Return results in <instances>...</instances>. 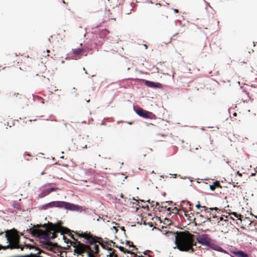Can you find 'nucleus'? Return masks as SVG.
<instances>
[{
	"label": "nucleus",
	"instance_id": "nucleus-1",
	"mask_svg": "<svg viewBox=\"0 0 257 257\" xmlns=\"http://www.w3.org/2000/svg\"><path fill=\"white\" fill-rule=\"evenodd\" d=\"M175 242L177 247L180 251H188L191 249L192 252L194 251L192 248L193 245V240L190 235L183 233L177 235L175 236Z\"/></svg>",
	"mask_w": 257,
	"mask_h": 257
},
{
	"label": "nucleus",
	"instance_id": "nucleus-2",
	"mask_svg": "<svg viewBox=\"0 0 257 257\" xmlns=\"http://www.w3.org/2000/svg\"><path fill=\"white\" fill-rule=\"evenodd\" d=\"M54 207L60 209H83L81 206L63 201H51L39 206V209H47Z\"/></svg>",
	"mask_w": 257,
	"mask_h": 257
},
{
	"label": "nucleus",
	"instance_id": "nucleus-3",
	"mask_svg": "<svg viewBox=\"0 0 257 257\" xmlns=\"http://www.w3.org/2000/svg\"><path fill=\"white\" fill-rule=\"evenodd\" d=\"M53 183H46L39 188L38 192L40 193L37 196V199L42 198L47 196L52 192H56L59 188L52 186Z\"/></svg>",
	"mask_w": 257,
	"mask_h": 257
},
{
	"label": "nucleus",
	"instance_id": "nucleus-4",
	"mask_svg": "<svg viewBox=\"0 0 257 257\" xmlns=\"http://www.w3.org/2000/svg\"><path fill=\"white\" fill-rule=\"evenodd\" d=\"M53 183H46L39 188L38 192L40 193L37 196V199L42 198L47 196L52 192H56L59 188L52 186Z\"/></svg>",
	"mask_w": 257,
	"mask_h": 257
},
{
	"label": "nucleus",
	"instance_id": "nucleus-5",
	"mask_svg": "<svg viewBox=\"0 0 257 257\" xmlns=\"http://www.w3.org/2000/svg\"><path fill=\"white\" fill-rule=\"evenodd\" d=\"M6 237L8 242L12 245V248L19 247V236L14 230H11L6 232Z\"/></svg>",
	"mask_w": 257,
	"mask_h": 257
},
{
	"label": "nucleus",
	"instance_id": "nucleus-6",
	"mask_svg": "<svg viewBox=\"0 0 257 257\" xmlns=\"http://www.w3.org/2000/svg\"><path fill=\"white\" fill-rule=\"evenodd\" d=\"M133 109L136 114L141 117L150 119L156 118L155 115L152 112L145 110L139 106L133 105Z\"/></svg>",
	"mask_w": 257,
	"mask_h": 257
},
{
	"label": "nucleus",
	"instance_id": "nucleus-7",
	"mask_svg": "<svg viewBox=\"0 0 257 257\" xmlns=\"http://www.w3.org/2000/svg\"><path fill=\"white\" fill-rule=\"evenodd\" d=\"M75 248L74 251L79 254H81L86 251V249H88L89 251L87 252V255L88 257H95L92 253L91 252V250L89 246L86 245L80 242H77L75 245H74Z\"/></svg>",
	"mask_w": 257,
	"mask_h": 257
},
{
	"label": "nucleus",
	"instance_id": "nucleus-8",
	"mask_svg": "<svg viewBox=\"0 0 257 257\" xmlns=\"http://www.w3.org/2000/svg\"><path fill=\"white\" fill-rule=\"evenodd\" d=\"M147 202H148L149 203H150V205H146L145 206H144L143 205H141L140 203L138 202V203L137 202H131L132 204L133 205L136 204L137 206L138 205L139 207H136L135 209H139L140 207H141L142 209H150V207H153V209H172L171 207H168L167 206H164V205H159V203L158 202H156V205L159 206V207L157 208V207H154V203H155V201H152L151 202H150V200L149 199L147 200ZM173 209H178L177 207H174Z\"/></svg>",
	"mask_w": 257,
	"mask_h": 257
},
{
	"label": "nucleus",
	"instance_id": "nucleus-9",
	"mask_svg": "<svg viewBox=\"0 0 257 257\" xmlns=\"http://www.w3.org/2000/svg\"><path fill=\"white\" fill-rule=\"evenodd\" d=\"M142 81L144 82V84L148 87L153 88H162L163 85L158 82H154L150 80H148L146 79H142Z\"/></svg>",
	"mask_w": 257,
	"mask_h": 257
},
{
	"label": "nucleus",
	"instance_id": "nucleus-10",
	"mask_svg": "<svg viewBox=\"0 0 257 257\" xmlns=\"http://www.w3.org/2000/svg\"><path fill=\"white\" fill-rule=\"evenodd\" d=\"M198 243L204 246H209L210 243V238L206 234L200 235L197 238Z\"/></svg>",
	"mask_w": 257,
	"mask_h": 257
},
{
	"label": "nucleus",
	"instance_id": "nucleus-11",
	"mask_svg": "<svg viewBox=\"0 0 257 257\" xmlns=\"http://www.w3.org/2000/svg\"><path fill=\"white\" fill-rule=\"evenodd\" d=\"M109 33V31L106 29H102L100 31H99L98 33L96 34V37L97 38H100L102 39V41L100 40L98 41V45L100 46L102 45L103 43V40L106 37V36Z\"/></svg>",
	"mask_w": 257,
	"mask_h": 257
},
{
	"label": "nucleus",
	"instance_id": "nucleus-12",
	"mask_svg": "<svg viewBox=\"0 0 257 257\" xmlns=\"http://www.w3.org/2000/svg\"><path fill=\"white\" fill-rule=\"evenodd\" d=\"M73 54L74 55V57H75L74 59H77L76 57L79 56V55H84V50L82 48H77V49H72ZM85 56H86V54H85Z\"/></svg>",
	"mask_w": 257,
	"mask_h": 257
},
{
	"label": "nucleus",
	"instance_id": "nucleus-13",
	"mask_svg": "<svg viewBox=\"0 0 257 257\" xmlns=\"http://www.w3.org/2000/svg\"><path fill=\"white\" fill-rule=\"evenodd\" d=\"M79 236H80L82 237L85 238V239H86L87 240H89V242L90 243H91V244L93 243L92 239H91L90 235L88 234L87 233H81V234H79Z\"/></svg>",
	"mask_w": 257,
	"mask_h": 257
},
{
	"label": "nucleus",
	"instance_id": "nucleus-14",
	"mask_svg": "<svg viewBox=\"0 0 257 257\" xmlns=\"http://www.w3.org/2000/svg\"><path fill=\"white\" fill-rule=\"evenodd\" d=\"M220 186V184L219 182L215 181L213 182V184L209 185V188L211 190L214 191L216 187H219Z\"/></svg>",
	"mask_w": 257,
	"mask_h": 257
},
{
	"label": "nucleus",
	"instance_id": "nucleus-15",
	"mask_svg": "<svg viewBox=\"0 0 257 257\" xmlns=\"http://www.w3.org/2000/svg\"><path fill=\"white\" fill-rule=\"evenodd\" d=\"M195 207L197 209H200V208H202L203 209H219L217 207H207L205 206H201L200 204L199 201H198L197 203L196 204Z\"/></svg>",
	"mask_w": 257,
	"mask_h": 257
},
{
	"label": "nucleus",
	"instance_id": "nucleus-16",
	"mask_svg": "<svg viewBox=\"0 0 257 257\" xmlns=\"http://www.w3.org/2000/svg\"><path fill=\"white\" fill-rule=\"evenodd\" d=\"M183 205H186V206L189 205V208L188 209H192L191 208V207H192V204L189 201H185V200L182 201L181 202L180 204V206H182Z\"/></svg>",
	"mask_w": 257,
	"mask_h": 257
},
{
	"label": "nucleus",
	"instance_id": "nucleus-17",
	"mask_svg": "<svg viewBox=\"0 0 257 257\" xmlns=\"http://www.w3.org/2000/svg\"><path fill=\"white\" fill-rule=\"evenodd\" d=\"M235 255L238 257H247V254L242 251H238L234 253Z\"/></svg>",
	"mask_w": 257,
	"mask_h": 257
},
{
	"label": "nucleus",
	"instance_id": "nucleus-18",
	"mask_svg": "<svg viewBox=\"0 0 257 257\" xmlns=\"http://www.w3.org/2000/svg\"><path fill=\"white\" fill-rule=\"evenodd\" d=\"M100 219L103 222H109V218L107 215H101Z\"/></svg>",
	"mask_w": 257,
	"mask_h": 257
},
{
	"label": "nucleus",
	"instance_id": "nucleus-19",
	"mask_svg": "<svg viewBox=\"0 0 257 257\" xmlns=\"http://www.w3.org/2000/svg\"><path fill=\"white\" fill-rule=\"evenodd\" d=\"M176 211V212H175L174 213H178L179 211H181V210H175ZM181 211H182L185 215L186 216H187V213H188L190 211H193V210H184V209H182L181 210Z\"/></svg>",
	"mask_w": 257,
	"mask_h": 257
},
{
	"label": "nucleus",
	"instance_id": "nucleus-20",
	"mask_svg": "<svg viewBox=\"0 0 257 257\" xmlns=\"http://www.w3.org/2000/svg\"><path fill=\"white\" fill-rule=\"evenodd\" d=\"M92 218H93V219L94 220H96L97 221H99V220L101 218V215H97V214L94 213L93 215H92Z\"/></svg>",
	"mask_w": 257,
	"mask_h": 257
},
{
	"label": "nucleus",
	"instance_id": "nucleus-21",
	"mask_svg": "<svg viewBox=\"0 0 257 257\" xmlns=\"http://www.w3.org/2000/svg\"><path fill=\"white\" fill-rule=\"evenodd\" d=\"M175 24L176 26H180L181 27H184L185 26V24H183L180 20H176L175 21Z\"/></svg>",
	"mask_w": 257,
	"mask_h": 257
},
{
	"label": "nucleus",
	"instance_id": "nucleus-22",
	"mask_svg": "<svg viewBox=\"0 0 257 257\" xmlns=\"http://www.w3.org/2000/svg\"><path fill=\"white\" fill-rule=\"evenodd\" d=\"M12 94H13V93H12L10 91H6V93H5L6 98H9L10 97H11Z\"/></svg>",
	"mask_w": 257,
	"mask_h": 257
},
{
	"label": "nucleus",
	"instance_id": "nucleus-23",
	"mask_svg": "<svg viewBox=\"0 0 257 257\" xmlns=\"http://www.w3.org/2000/svg\"><path fill=\"white\" fill-rule=\"evenodd\" d=\"M1 248H3V249H8V248H11L12 249L13 248H12V245L9 243V244H8L7 246H0Z\"/></svg>",
	"mask_w": 257,
	"mask_h": 257
},
{
	"label": "nucleus",
	"instance_id": "nucleus-24",
	"mask_svg": "<svg viewBox=\"0 0 257 257\" xmlns=\"http://www.w3.org/2000/svg\"><path fill=\"white\" fill-rule=\"evenodd\" d=\"M115 247L118 248L119 249V250H120L121 251L125 252V249L123 247L121 246H117V245H116Z\"/></svg>",
	"mask_w": 257,
	"mask_h": 257
},
{
	"label": "nucleus",
	"instance_id": "nucleus-25",
	"mask_svg": "<svg viewBox=\"0 0 257 257\" xmlns=\"http://www.w3.org/2000/svg\"><path fill=\"white\" fill-rule=\"evenodd\" d=\"M165 203H167L168 205H171L173 204V202L171 201H166L165 202H162V204H165Z\"/></svg>",
	"mask_w": 257,
	"mask_h": 257
},
{
	"label": "nucleus",
	"instance_id": "nucleus-26",
	"mask_svg": "<svg viewBox=\"0 0 257 257\" xmlns=\"http://www.w3.org/2000/svg\"><path fill=\"white\" fill-rule=\"evenodd\" d=\"M71 93L73 94L75 97H77L79 96V93L77 92H72Z\"/></svg>",
	"mask_w": 257,
	"mask_h": 257
},
{
	"label": "nucleus",
	"instance_id": "nucleus-27",
	"mask_svg": "<svg viewBox=\"0 0 257 257\" xmlns=\"http://www.w3.org/2000/svg\"><path fill=\"white\" fill-rule=\"evenodd\" d=\"M94 249L96 250V252H98V249H99V246L98 245H94Z\"/></svg>",
	"mask_w": 257,
	"mask_h": 257
},
{
	"label": "nucleus",
	"instance_id": "nucleus-28",
	"mask_svg": "<svg viewBox=\"0 0 257 257\" xmlns=\"http://www.w3.org/2000/svg\"><path fill=\"white\" fill-rule=\"evenodd\" d=\"M172 37L170 38L169 41L168 42H163V43L165 45H167L169 43H170L172 41Z\"/></svg>",
	"mask_w": 257,
	"mask_h": 257
},
{
	"label": "nucleus",
	"instance_id": "nucleus-29",
	"mask_svg": "<svg viewBox=\"0 0 257 257\" xmlns=\"http://www.w3.org/2000/svg\"><path fill=\"white\" fill-rule=\"evenodd\" d=\"M19 95V93H13V94H12V96H16V97H17L18 95Z\"/></svg>",
	"mask_w": 257,
	"mask_h": 257
},
{
	"label": "nucleus",
	"instance_id": "nucleus-30",
	"mask_svg": "<svg viewBox=\"0 0 257 257\" xmlns=\"http://www.w3.org/2000/svg\"><path fill=\"white\" fill-rule=\"evenodd\" d=\"M13 206L15 209H21L19 207H16L15 204L14 203L13 204Z\"/></svg>",
	"mask_w": 257,
	"mask_h": 257
},
{
	"label": "nucleus",
	"instance_id": "nucleus-31",
	"mask_svg": "<svg viewBox=\"0 0 257 257\" xmlns=\"http://www.w3.org/2000/svg\"><path fill=\"white\" fill-rule=\"evenodd\" d=\"M148 224L150 226V227H152L153 226V223L152 222H148Z\"/></svg>",
	"mask_w": 257,
	"mask_h": 257
},
{
	"label": "nucleus",
	"instance_id": "nucleus-32",
	"mask_svg": "<svg viewBox=\"0 0 257 257\" xmlns=\"http://www.w3.org/2000/svg\"><path fill=\"white\" fill-rule=\"evenodd\" d=\"M205 2L206 3V7L205 8L206 9H207V7H209L211 8V7L210 6V5L208 3L206 2V1H205Z\"/></svg>",
	"mask_w": 257,
	"mask_h": 257
},
{
	"label": "nucleus",
	"instance_id": "nucleus-33",
	"mask_svg": "<svg viewBox=\"0 0 257 257\" xmlns=\"http://www.w3.org/2000/svg\"><path fill=\"white\" fill-rule=\"evenodd\" d=\"M173 11H174V13H177L179 12L178 10L176 9H174Z\"/></svg>",
	"mask_w": 257,
	"mask_h": 257
},
{
	"label": "nucleus",
	"instance_id": "nucleus-34",
	"mask_svg": "<svg viewBox=\"0 0 257 257\" xmlns=\"http://www.w3.org/2000/svg\"><path fill=\"white\" fill-rule=\"evenodd\" d=\"M125 252H127L128 253H131V254L133 253V252L131 251L128 250H125Z\"/></svg>",
	"mask_w": 257,
	"mask_h": 257
},
{
	"label": "nucleus",
	"instance_id": "nucleus-35",
	"mask_svg": "<svg viewBox=\"0 0 257 257\" xmlns=\"http://www.w3.org/2000/svg\"><path fill=\"white\" fill-rule=\"evenodd\" d=\"M101 125H106V123L105 122H104L103 121H102L101 122Z\"/></svg>",
	"mask_w": 257,
	"mask_h": 257
},
{
	"label": "nucleus",
	"instance_id": "nucleus-36",
	"mask_svg": "<svg viewBox=\"0 0 257 257\" xmlns=\"http://www.w3.org/2000/svg\"><path fill=\"white\" fill-rule=\"evenodd\" d=\"M107 249L108 251H112V248H110V247H107Z\"/></svg>",
	"mask_w": 257,
	"mask_h": 257
},
{
	"label": "nucleus",
	"instance_id": "nucleus-37",
	"mask_svg": "<svg viewBox=\"0 0 257 257\" xmlns=\"http://www.w3.org/2000/svg\"><path fill=\"white\" fill-rule=\"evenodd\" d=\"M255 174H256L255 173H252L250 175V176H251V177L254 176L255 175Z\"/></svg>",
	"mask_w": 257,
	"mask_h": 257
},
{
	"label": "nucleus",
	"instance_id": "nucleus-38",
	"mask_svg": "<svg viewBox=\"0 0 257 257\" xmlns=\"http://www.w3.org/2000/svg\"><path fill=\"white\" fill-rule=\"evenodd\" d=\"M237 174L239 176H242L241 174L240 173L239 171L237 172Z\"/></svg>",
	"mask_w": 257,
	"mask_h": 257
},
{
	"label": "nucleus",
	"instance_id": "nucleus-39",
	"mask_svg": "<svg viewBox=\"0 0 257 257\" xmlns=\"http://www.w3.org/2000/svg\"><path fill=\"white\" fill-rule=\"evenodd\" d=\"M55 237V235L54 233H53L51 238H54Z\"/></svg>",
	"mask_w": 257,
	"mask_h": 257
},
{
	"label": "nucleus",
	"instance_id": "nucleus-40",
	"mask_svg": "<svg viewBox=\"0 0 257 257\" xmlns=\"http://www.w3.org/2000/svg\"><path fill=\"white\" fill-rule=\"evenodd\" d=\"M189 219H190V220H192L193 219L195 220L196 218H191L190 216H189Z\"/></svg>",
	"mask_w": 257,
	"mask_h": 257
},
{
	"label": "nucleus",
	"instance_id": "nucleus-41",
	"mask_svg": "<svg viewBox=\"0 0 257 257\" xmlns=\"http://www.w3.org/2000/svg\"><path fill=\"white\" fill-rule=\"evenodd\" d=\"M83 71H85V74H87V71H86V70H85V68H84V67H83Z\"/></svg>",
	"mask_w": 257,
	"mask_h": 257
},
{
	"label": "nucleus",
	"instance_id": "nucleus-42",
	"mask_svg": "<svg viewBox=\"0 0 257 257\" xmlns=\"http://www.w3.org/2000/svg\"><path fill=\"white\" fill-rule=\"evenodd\" d=\"M129 243H130V241H126V244L127 245H129Z\"/></svg>",
	"mask_w": 257,
	"mask_h": 257
},
{
	"label": "nucleus",
	"instance_id": "nucleus-43",
	"mask_svg": "<svg viewBox=\"0 0 257 257\" xmlns=\"http://www.w3.org/2000/svg\"><path fill=\"white\" fill-rule=\"evenodd\" d=\"M232 214H233L235 216H236V217H238V216H237V214H236V213H234H234H233Z\"/></svg>",
	"mask_w": 257,
	"mask_h": 257
},
{
	"label": "nucleus",
	"instance_id": "nucleus-44",
	"mask_svg": "<svg viewBox=\"0 0 257 257\" xmlns=\"http://www.w3.org/2000/svg\"><path fill=\"white\" fill-rule=\"evenodd\" d=\"M109 257H112L113 254L112 253H110V254L109 255Z\"/></svg>",
	"mask_w": 257,
	"mask_h": 257
},
{
	"label": "nucleus",
	"instance_id": "nucleus-45",
	"mask_svg": "<svg viewBox=\"0 0 257 257\" xmlns=\"http://www.w3.org/2000/svg\"><path fill=\"white\" fill-rule=\"evenodd\" d=\"M178 34V33H176V34H175L173 36V37H175V36H176Z\"/></svg>",
	"mask_w": 257,
	"mask_h": 257
},
{
	"label": "nucleus",
	"instance_id": "nucleus-46",
	"mask_svg": "<svg viewBox=\"0 0 257 257\" xmlns=\"http://www.w3.org/2000/svg\"><path fill=\"white\" fill-rule=\"evenodd\" d=\"M113 229H114L115 230L116 232H117V229H116V227L113 226Z\"/></svg>",
	"mask_w": 257,
	"mask_h": 257
},
{
	"label": "nucleus",
	"instance_id": "nucleus-47",
	"mask_svg": "<svg viewBox=\"0 0 257 257\" xmlns=\"http://www.w3.org/2000/svg\"><path fill=\"white\" fill-rule=\"evenodd\" d=\"M120 197H121V198H124V195H123V194H121V195H120Z\"/></svg>",
	"mask_w": 257,
	"mask_h": 257
},
{
	"label": "nucleus",
	"instance_id": "nucleus-48",
	"mask_svg": "<svg viewBox=\"0 0 257 257\" xmlns=\"http://www.w3.org/2000/svg\"><path fill=\"white\" fill-rule=\"evenodd\" d=\"M121 229L122 230H123V231H124V230H124V227H121Z\"/></svg>",
	"mask_w": 257,
	"mask_h": 257
},
{
	"label": "nucleus",
	"instance_id": "nucleus-49",
	"mask_svg": "<svg viewBox=\"0 0 257 257\" xmlns=\"http://www.w3.org/2000/svg\"><path fill=\"white\" fill-rule=\"evenodd\" d=\"M129 246H130V247H134V245H133V244H130V245L129 244Z\"/></svg>",
	"mask_w": 257,
	"mask_h": 257
},
{
	"label": "nucleus",
	"instance_id": "nucleus-50",
	"mask_svg": "<svg viewBox=\"0 0 257 257\" xmlns=\"http://www.w3.org/2000/svg\"><path fill=\"white\" fill-rule=\"evenodd\" d=\"M224 160L226 162L227 164H228L229 162L228 161L225 160V159Z\"/></svg>",
	"mask_w": 257,
	"mask_h": 257
},
{
	"label": "nucleus",
	"instance_id": "nucleus-51",
	"mask_svg": "<svg viewBox=\"0 0 257 257\" xmlns=\"http://www.w3.org/2000/svg\"><path fill=\"white\" fill-rule=\"evenodd\" d=\"M236 114H237V113H236V112H234V113H233V115L234 116H236Z\"/></svg>",
	"mask_w": 257,
	"mask_h": 257
},
{
	"label": "nucleus",
	"instance_id": "nucleus-52",
	"mask_svg": "<svg viewBox=\"0 0 257 257\" xmlns=\"http://www.w3.org/2000/svg\"><path fill=\"white\" fill-rule=\"evenodd\" d=\"M201 130L204 131V130H205V128H204V127H202L201 128Z\"/></svg>",
	"mask_w": 257,
	"mask_h": 257
},
{
	"label": "nucleus",
	"instance_id": "nucleus-53",
	"mask_svg": "<svg viewBox=\"0 0 257 257\" xmlns=\"http://www.w3.org/2000/svg\"><path fill=\"white\" fill-rule=\"evenodd\" d=\"M41 174L42 175H43L45 174V172H44V171L42 172L41 173Z\"/></svg>",
	"mask_w": 257,
	"mask_h": 257
},
{
	"label": "nucleus",
	"instance_id": "nucleus-54",
	"mask_svg": "<svg viewBox=\"0 0 257 257\" xmlns=\"http://www.w3.org/2000/svg\"><path fill=\"white\" fill-rule=\"evenodd\" d=\"M254 171L256 172H257V167L255 168H254Z\"/></svg>",
	"mask_w": 257,
	"mask_h": 257
},
{
	"label": "nucleus",
	"instance_id": "nucleus-55",
	"mask_svg": "<svg viewBox=\"0 0 257 257\" xmlns=\"http://www.w3.org/2000/svg\"><path fill=\"white\" fill-rule=\"evenodd\" d=\"M162 195H163V196H165V195H166V193H165V192H164V193L162 194Z\"/></svg>",
	"mask_w": 257,
	"mask_h": 257
},
{
	"label": "nucleus",
	"instance_id": "nucleus-56",
	"mask_svg": "<svg viewBox=\"0 0 257 257\" xmlns=\"http://www.w3.org/2000/svg\"><path fill=\"white\" fill-rule=\"evenodd\" d=\"M128 123L130 124H132L133 123V122H128Z\"/></svg>",
	"mask_w": 257,
	"mask_h": 257
},
{
	"label": "nucleus",
	"instance_id": "nucleus-57",
	"mask_svg": "<svg viewBox=\"0 0 257 257\" xmlns=\"http://www.w3.org/2000/svg\"><path fill=\"white\" fill-rule=\"evenodd\" d=\"M194 211V210H193V211ZM192 211H190V213H191V214H192V215H194V214H193V213Z\"/></svg>",
	"mask_w": 257,
	"mask_h": 257
},
{
	"label": "nucleus",
	"instance_id": "nucleus-58",
	"mask_svg": "<svg viewBox=\"0 0 257 257\" xmlns=\"http://www.w3.org/2000/svg\"><path fill=\"white\" fill-rule=\"evenodd\" d=\"M223 179H224V180H222V182H223V181H226L225 178H223Z\"/></svg>",
	"mask_w": 257,
	"mask_h": 257
},
{
	"label": "nucleus",
	"instance_id": "nucleus-59",
	"mask_svg": "<svg viewBox=\"0 0 257 257\" xmlns=\"http://www.w3.org/2000/svg\"><path fill=\"white\" fill-rule=\"evenodd\" d=\"M223 179H224V180H222V182H223V181H226L225 178H223Z\"/></svg>",
	"mask_w": 257,
	"mask_h": 257
},
{
	"label": "nucleus",
	"instance_id": "nucleus-60",
	"mask_svg": "<svg viewBox=\"0 0 257 257\" xmlns=\"http://www.w3.org/2000/svg\"><path fill=\"white\" fill-rule=\"evenodd\" d=\"M223 179H224V180H222V182H223V181H226L225 178H223Z\"/></svg>",
	"mask_w": 257,
	"mask_h": 257
},
{
	"label": "nucleus",
	"instance_id": "nucleus-61",
	"mask_svg": "<svg viewBox=\"0 0 257 257\" xmlns=\"http://www.w3.org/2000/svg\"><path fill=\"white\" fill-rule=\"evenodd\" d=\"M144 46H145V47L146 48V49H147V48H148L147 46L146 45H145Z\"/></svg>",
	"mask_w": 257,
	"mask_h": 257
},
{
	"label": "nucleus",
	"instance_id": "nucleus-62",
	"mask_svg": "<svg viewBox=\"0 0 257 257\" xmlns=\"http://www.w3.org/2000/svg\"><path fill=\"white\" fill-rule=\"evenodd\" d=\"M233 187H236V185L234 184V185H233Z\"/></svg>",
	"mask_w": 257,
	"mask_h": 257
},
{
	"label": "nucleus",
	"instance_id": "nucleus-63",
	"mask_svg": "<svg viewBox=\"0 0 257 257\" xmlns=\"http://www.w3.org/2000/svg\"><path fill=\"white\" fill-rule=\"evenodd\" d=\"M58 89H55V90H54V91H58Z\"/></svg>",
	"mask_w": 257,
	"mask_h": 257
},
{
	"label": "nucleus",
	"instance_id": "nucleus-64",
	"mask_svg": "<svg viewBox=\"0 0 257 257\" xmlns=\"http://www.w3.org/2000/svg\"><path fill=\"white\" fill-rule=\"evenodd\" d=\"M114 257H117V255H116V254H115V255H114Z\"/></svg>",
	"mask_w": 257,
	"mask_h": 257
}]
</instances>
